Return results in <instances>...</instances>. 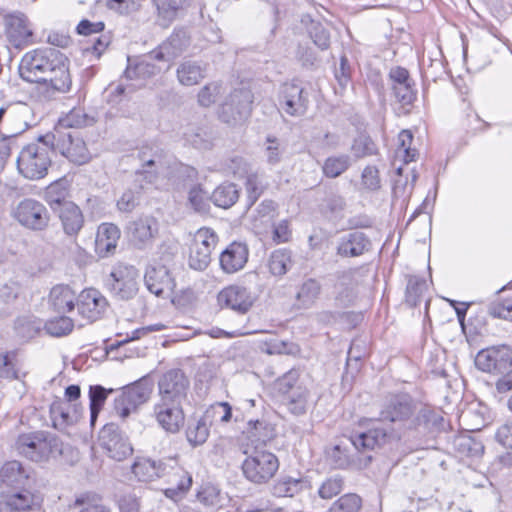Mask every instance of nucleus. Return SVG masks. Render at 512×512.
<instances>
[{
	"mask_svg": "<svg viewBox=\"0 0 512 512\" xmlns=\"http://www.w3.org/2000/svg\"><path fill=\"white\" fill-rule=\"evenodd\" d=\"M283 398L290 413L296 416L304 415L309 406L310 391L305 386L303 388H298L295 392H292Z\"/></svg>",
	"mask_w": 512,
	"mask_h": 512,
	"instance_id": "nucleus-41",
	"label": "nucleus"
},
{
	"mask_svg": "<svg viewBox=\"0 0 512 512\" xmlns=\"http://www.w3.org/2000/svg\"><path fill=\"white\" fill-rule=\"evenodd\" d=\"M114 392V389H105L101 385L90 386L89 400H90V414L91 423L96 420L100 410L102 409L108 394Z\"/></svg>",
	"mask_w": 512,
	"mask_h": 512,
	"instance_id": "nucleus-47",
	"label": "nucleus"
},
{
	"mask_svg": "<svg viewBox=\"0 0 512 512\" xmlns=\"http://www.w3.org/2000/svg\"><path fill=\"white\" fill-rule=\"evenodd\" d=\"M344 481L340 476L327 478L319 487L318 495L322 499H332L343 490Z\"/></svg>",
	"mask_w": 512,
	"mask_h": 512,
	"instance_id": "nucleus-58",
	"label": "nucleus"
},
{
	"mask_svg": "<svg viewBox=\"0 0 512 512\" xmlns=\"http://www.w3.org/2000/svg\"><path fill=\"white\" fill-rule=\"evenodd\" d=\"M256 299V295L249 288L241 285H229L217 295V302L221 308L231 309L238 314H246Z\"/></svg>",
	"mask_w": 512,
	"mask_h": 512,
	"instance_id": "nucleus-16",
	"label": "nucleus"
},
{
	"mask_svg": "<svg viewBox=\"0 0 512 512\" xmlns=\"http://www.w3.org/2000/svg\"><path fill=\"white\" fill-rule=\"evenodd\" d=\"M398 154H403L404 162L407 164L415 160L417 150L411 148L413 142V134L409 130H402L398 135Z\"/></svg>",
	"mask_w": 512,
	"mask_h": 512,
	"instance_id": "nucleus-53",
	"label": "nucleus"
},
{
	"mask_svg": "<svg viewBox=\"0 0 512 512\" xmlns=\"http://www.w3.org/2000/svg\"><path fill=\"white\" fill-rule=\"evenodd\" d=\"M100 440L109 457L116 461L126 459L133 452L130 442L115 424H107L103 427L100 432Z\"/></svg>",
	"mask_w": 512,
	"mask_h": 512,
	"instance_id": "nucleus-18",
	"label": "nucleus"
},
{
	"mask_svg": "<svg viewBox=\"0 0 512 512\" xmlns=\"http://www.w3.org/2000/svg\"><path fill=\"white\" fill-rule=\"evenodd\" d=\"M252 94L247 89H236L221 105L220 119L230 125L245 120L251 112Z\"/></svg>",
	"mask_w": 512,
	"mask_h": 512,
	"instance_id": "nucleus-12",
	"label": "nucleus"
},
{
	"mask_svg": "<svg viewBox=\"0 0 512 512\" xmlns=\"http://www.w3.org/2000/svg\"><path fill=\"white\" fill-rule=\"evenodd\" d=\"M351 151L356 158H364L377 153L376 144L367 135H359L353 141Z\"/></svg>",
	"mask_w": 512,
	"mask_h": 512,
	"instance_id": "nucleus-51",
	"label": "nucleus"
},
{
	"mask_svg": "<svg viewBox=\"0 0 512 512\" xmlns=\"http://www.w3.org/2000/svg\"><path fill=\"white\" fill-rule=\"evenodd\" d=\"M247 455L242 463V471L247 480L255 484L267 483L279 469V460L275 454L267 450L246 449Z\"/></svg>",
	"mask_w": 512,
	"mask_h": 512,
	"instance_id": "nucleus-4",
	"label": "nucleus"
},
{
	"mask_svg": "<svg viewBox=\"0 0 512 512\" xmlns=\"http://www.w3.org/2000/svg\"><path fill=\"white\" fill-rule=\"evenodd\" d=\"M361 506V497L354 493H348L337 499L329 508V512H358Z\"/></svg>",
	"mask_w": 512,
	"mask_h": 512,
	"instance_id": "nucleus-49",
	"label": "nucleus"
},
{
	"mask_svg": "<svg viewBox=\"0 0 512 512\" xmlns=\"http://www.w3.org/2000/svg\"><path fill=\"white\" fill-rule=\"evenodd\" d=\"M322 286L314 278L305 279L298 287L296 302L299 308L309 309L314 306L321 294Z\"/></svg>",
	"mask_w": 512,
	"mask_h": 512,
	"instance_id": "nucleus-35",
	"label": "nucleus"
},
{
	"mask_svg": "<svg viewBox=\"0 0 512 512\" xmlns=\"http://www.w3.org/2000/svg\"><path fill=\"white\" fill-rule=\"evenodd\" d=\"M175 458L153 460L150 458H137L132 465V472L139 481L150 482L169 474L173 469Z\"/></svg>",
	"mask_w": 512,
	"mask_h": 512,
	"instance_id": "nucleus-21",
	"label": "nucleus"
},
{
	"mask_svg": "<svg viewBox=\"0 0 512 512\" xmlns=\"http://www.w3.org/2000/svg\"><path fill=\"white\" fill-rule=\"evenodd\" d=\"M443 421L444 419L440 411L425 405L420 409L416 408V412L409 422L408 429L416 430L423 427L426 431H434L440 428Z\"/></svg>",
	"mask_w": 512,
	"mask_h": 512,
	"instance_id": "nucleus-33",
	"label": "nucleus"
},
{
	"mask_svg": "<svg viewBox=\"0 0 512 512\" xmlns=\"http://www.w3.org/2000/svg\"><path fill=\"white\" fill-rule=\"evenodd\" d=\"M6 32L10 41L15 44L21 43L32 35L27 18L23 14L9 16Z\"/></svg>",
	"mask_w": 512,
	"mask_h": 512,
	"instance_id": "nucleus-39",
	"label": "nucleus"
},
{
	"mask_svg": "<svg viewBox=\"0 0 512 512\" xmlns=\"http://www.w3.org/2000/svg\"><path fill=\"white\" fill-rule=\"evenodd\" d=\"M19 74L26 82L46 85L47 91L65 93L72 84L67 58L54 47L27 52L21 59Z\"/></svg>",
	"mask_w": 512,
	"mask_h": 512,
	"instance_id": "nucleus-1",
	"label": "nucleus"
},
{
	"mask_svg": "<svg viewBox=\"0 0 512 512\" xmlns=\"http://www.w3.org/2000/svg\"><path fill=\"white\" fill-rule=\"evenodd\" d=\"M58 216L64 232L69 236H76L84 225L82 211L73 202H64L58 209Z\"/></svg>",
	"mask_w": 512,
	"mask_h": 512,
	"instance_id": "nucleus-31",
	"label": "nucleus"
},
{
	"mask_svg": "<svg viewBox=\"0 0 512 512\" xmlns=\"http://www.w3.org/2000/svg\"><path fill=\"white\" fill-rule=\"evenodd\" d=\"M66 196L67 188L62 180L51 183L46 189L47 201L54 210H56L54 205H57L58 208H61V205L66 202Z\"/></svg>",
	"mask_w": 512,
	"mask_h": 512,
	"instance_id": "nucleus-52",
	"label": "nucleus"
},
{
	"mask_svg": "<svg viewBox=\"0 0 512 512\" xmlns=\"http://www.w3.org/2000/svg\"><path fill=\"white\" fill-rule=\"evenodd\" d=\"M303 387L305 385L300 381V372L297 369L289 370L275 382V389L283 397Z\"/></svg>",
	"mask_w": 512,
	"mask_h": 512,
	"instance_id": "nucleus-44",
	"label": "nucleus"
},
{
	"mask_svg": "<svg viewBox=\"0 0 512 512\" xmlns=\"http://www.w3.org/2000/svg\"><path fill=\"white\" fill-rule=\"evenodd\" d=\"M351 165L350 156L342 154L328 157L322 166L323 174L328 178H336L343 174Z\"/></svg>",
	"mask_w": 512,
	"mask_h": 512,
	"instance_id": "nucleus-45",
	"label": "nucleus"
},
{
	"mask_svg": "<svg viewBox=\"0 0 512 512\" xmlns=\"http://www.w3.org/2000/svg\"><path fill=\"white\" fill-rule=\"evenodd\" d=\"M279 109L289 116H303L309 106L307 91L296 81L281 85L278 95Z\"/></svg>",
	"mask_w": 512,
	"mask_h": 512,
	"instance_id": "nucleus-11",
	"label": "nucleus"
},
{
	"mask_svg": "<svg viewBox=\"0 0 512 512\" xmlns=\"http://www.w3.org/2000/svg\"><path fill=\"white\" fill-rule=\"evenodd\" d=\"M2 497L6 501V505L10 506L14 512L31 509L34 504L33 494L22 488L19 490H2Z\"/></svg>",
	"mask_w": 512,
	"mask_h": 512,
	"instance_id": "nucleus-40",
	"label": "nucleus"
},
{
	"mask_svg": "<svg viewBox=\"0 0 512 512\" xmlns=\"http://www.w3.org/2000/svg\"><path fill=\"white\" fill-rule=\"evenodd\" d=\"M74 506L81 507L79 512H111L110 508L104 505L99 498L89 494L77 497Z\"/></svg>",
	"mask_w": 512,
	"mask_h": 512,
	"instance_id": "nucleus-54",
	"label": "nucleus"
},
{
	"mask_svg": "<svg viewBox=\"0 0 512 512\" xmlns=\"http://www.w3.org/2000/svg\"><path fill=\"white\" fill-rule=\"evenodd\" d=\"M50 415L55 428L63 430L78 422L81 413L75 404L65 401H54L50 406Z\"/></svg>",
	"mask_w": 512,
	"mask_h": 512,
	"instance_id": "nucleus-30",
	"label": "nucleus"
},
{
	"mask_svg": "<svg viewBox=\"0 0 512 512\" xmlns=\"http://www.w3.org/2000/svg\"><path fill=\"white\" fill-rule=\"evenodd\" d=\"M284 153V146L282 142L272 136H268L265 142V157L270 165H276L281 161Z\"/></svg>",
	"mask_w": 512,
	"mask_h": 512,
	"instance_id": "nucleus-56",
	"label": "nucleus"
},
{
	"mask_svg": "<svg viewBox=\"0 0 512 512\" xmlns=\"http://www.w3.org/2000/svg\"><path fill=\"white\" fill-rule=\"evenodd\" d=\"M144 281L147 289L156 296L168 295L173 292L175 287L174 280L164 265L148 267Z\"/></svg>",
	"mask_w": 512,
	"mask_h": 512,
	"instance_id": "nucleus-22",
	"label": "nucleus"
},
{
	"mask_svg": "<svg viewBox=\"0 0 512 512\" xmlns=\"http://www.w3.org/2000/svg\"><path fill=\"white\" fill-rule=\"evenodd\" d=\"M168 50L172 54V57L175 59L178 57L189 45V40L186 36V33L183 31L173 33L165 42Z\"/></svg>",
	"mask_w": 512,
	"mask_h": 512,
	"instance_id": "nucleus-59",
	"label": "nucleus"
},
{
	"mask_svg": "<svg viewBox=\"0 0 512 512\" xmlns=\"http://www.w3.org/2000/svg\"><path fill=\"white\" fill-rule=\"evenodd\" d=\"M367 272V266H359L338 274L337 282L335 283V301L338 306L348 307L353 303L356 298V287L363 282Z\"/></svg>",
	"mask_w": 512,
	"mask_h": 512,
	"instance_id": "nucleus-13",
	"label": "nucleus"
},
{
	"mask_svg": "<svg viewBox=\"0 0 512 512\" xmlns=\"http://www.w3.org/2000/svg\"><path fill=\"white\" fill-rule=\"evenodd\" d=\"M218 242L216 232L208 227L198 229L190 247L189 266L204 271L211 262V254Z\"/></svg>",
	"mask_w": 512,
	"mask_h": 512,
	"instance_id": "nucleus-9",
	"label": "nucleus"
},
{
	"mask_svg": "<svg viewBox=\"0 0 512 512\" xmlns=\"http://www.w3.org/2000/svg\"><path fill=\"white\" fill-rule=\"evenodd\" d=\"M57 148L64 157L77 165H83L91 159L85 142L71 134L63 135L57 142Z\"/></svg>",
	"mask_w": 512,
	"mask_h": 512,
	"instance_id": "nucleus-25",
	"label": "nucleus"
},
{
	"mask_svg": "<svg viewBox=\"0 0 512 512\" xmlns=\"http://www.w3.org/2000/svg\"><path fill=\"white\" fill-rule=\"evenodd\" d=\"M151 2L157 11L160 25L164 27L169 26L192 5V0H151Z\"/></svg>",
	"mask_w": 512,
	"mask_h": 512,
	"instance_id": "nucleus-29",
	"label": "nucleus"
},
{
	"mask_svg": "<svg viewBox=\"0 0 512 512\" xmlns=\"http://www.w3.org/2000/svg\"><path fill=\"white\" fill-rule=\"evenodd\" d=\"M16 449L24 457L40 462L62 454V442L48 432L35 431L19 435Z\"/></svg>",
	"mask_w": 512,
	"mask_h": 512,
	"instance_id": "nucleus-2",
	"label": "nucleus"
},
{
	"mask_svg": "<svg viewBox=\"0 0 512 512\" xmlns=\"http://www.w3.org/2000/svg\"><path fill=\"white\" fill-rule=\"evenodd\" d=\"M107 307V299L100 291L93 288L83 290L77 298L78 313L89 323L100 319Z\"/></svg>",
	"mask_w": 512,
	"mask_h": 512,
	"instance_id": "nucleus-20",
	"label": "nucleus"
},
{
	"mask_svg": "<svg viewBox=\"0 0 512 512\" xmlns=\"http://www.w3.org/2000/svg\"><path fill=\"white\" fill-rule=\"evenodd\" d=\"M309 34L314 44L318 46L321 50H326L329 48L330 35L327 29L324 28L321 24H312Z\"/></svg>",
	"mask_w": 512,
	"mask_h": 512,
	"instance_id": "nucleus-64",
	"label": "nucleus"
},
{
	"mask_svg": "<svg viewBox=\"0 0 512 512\" xmlns=\"http://www.w3.org/2000/svg\"><path fill=\"white\" fill-rule=\"evenodd\" d=\"M120 229L113 223H102L95 239V251L100 257H107L116 250L120 239Z\"/></svg>",
	"mask_w": 512,
	"mask_h": 512,
	"instance_id": "nucleus-28",
	"label": "nucleus"
},
{
	"mask_svg": "<svg viewBox=\"0 0 512 512\" xmlns=\"http://www.w3.org/2000/svg\"><path fill=\"white\" fill-rule=\"evenodd\" d=\"M413 81L405 84L397 85L392 87L393 94L397 101L402 105H410L416 98V93L413 89Z\"/></svg>",
	"mask_w": 512,
	"mask_h": 512,
	"instance_id": "nucleus-61",
	"label": "nucleus"
},
{
	"mask_svg": "<svg viewBox=\"0 0 512 512\" xmlns=\"http://www.w3.org/2000/svg\"><path fill=\"white\" fill-rule=\"evenodd\" d=\"M488 311L494 318L512 321V299L494 301L489 305Z\"/></svg>",
	"mask_w": 512,
	"mask_h": 512,
	"instance_id": "nucleus-62",
	"label": "nucleus"
},
{
	"mask_svg": "<svg viewBox=\"0 0 512 512\" xmlns=\"http://www.w3.org/2000/svg\"><path fill=\"white\" fill-rule=\"evenodd\" d=\"M239 189L236 184L224 182L217 186L210 196V200L217 207L228 209L239 199Z\"/></svg>",
	"mask_w": 512,
	"mask_h": 512,
	"instance_id": "nucleus-37",
	"label": "nucleus"
},
{
	"mask_svg": "<svg viewBox=\"0 0 512 512\" xmlns=\"http://www.w3.org/2000/svg\"><path fill=\"white\" fill-rule=\"evenodd\" d=\"M179 83L183 86H193L205 78V67L194 60L181 62L176 70Z\"/></svg>",
	"mask_w": 512,
	"mask_h": 512,
	"instance_id": "nucleus-34",
	"label": "nucleus"
},
{
	"mask_svg": "<svg viewBox=\"0 0 512 512\" xmlns=\"http://www.w3.org/2000/svg\"><path fill=\"white\" fill-rule=\"evenodd\" d=\"M190 381L183 370L170 369L157 382L158 399L183 403L187 399Z\"/></svg>",
	"mask_w": 512,
	"mask_h": 512,
	"instance_id": "nucleus-10",
	"label": "nucleus"
},
{
	"mask_svg": "<svg viewBox=\"0 0 512 512\" xmlns=\"http://www.w3.org/2000/svg\"><path fill=\"white\" fill-rule=\"evenodd\" d=\"M209 436V428L204 417L192 420L187 427L186 437L193 446L202 445Z\"/></svg>",
	"mask_w": 512,
	"mask_h": 512,
	"instance_id": "nucleus-46",
	"label": "nucleus"
},
{
	"mask_svg": "<svg viewBox=\"0 0 512 512\" xmlns=\"http://www.w3.org/2000/svg\"><path fill=\"white\" fill-rule=\"evenodd\" d=\"M310 487L311 482L307 477L284 475L273 484L272 493L276 497H294Z\"/></svg>",
	"mask_w": 512,
	"mask_h": 512,
	"instance_id": "nucleus-32",
	"label": "nucleus"
},
{
	"mask_svg": "<svg viewBox=\"0 0 512 512\" xmlns=\"http://www.w3.org/2000/svg\"><path fill=\"white\" fill-rule=\"evenodd\" d=\"M335 250L340 258H356L372 250V241L364 232L352 230L338 238Z\"/></svg>",
	"mask_w": 512,
	"mask_h": 512,
	"instance_id": "nucleus-19",
	"label": "nucleus"
},
{
	"mask_svg": "<svg viewBox=\"0 0 512 512\" xmlns=\"http://www.w3.org/2000/svg\"><path fill=\"white\" fill-rule=\"evenodd\" d=\"M94 123V118L88 116L81 109H73L63 120V124L68 127H85L92 125Z\"/></svg>",
	"mask_w": 512,
	"mask_h": 512,
	"instance_id": "nucleus-60",
	"label": "nucleus"
},
{
	"mask_svg": "<svg viewBox=\"0 0 512 512\" xmlns=\"http://www.w3.org/2000/svg\"><path fill=\"white\" fill-rule=\"evenodd\" d=\"M248 257V246L234 241L220 254V266L225 273L232 274L244 268Z\"/></svg>",
	"mask_w": 512,
	"mask_h": 512,
	"instance_id": "nucleus-23",
	"label": "nucleus"
},
{
	"mask_svg": "<svg viewBox=\"0 0 512 512\" xmlns=\"http://www.w3.org/2000/svg\"><path fill=\"white\" fill-rule=\"evenodd\" d=\"M161 68L150 60L144 58L134 65L128 64L124 71L127 80L146 81L159 74Z\"/></svg>",
	"mask_w": 512,
	"mask_h": 512,
	"instance_id": "nucleus-38",
	"label": "nucleus"
},
{
	"mask_svg": "<svg viewBox=\"0 0 512 512\" xmlns=\"http://www.w3.org/2000/svg\"><path fill=\"white\" fill-rule=\"evenodd\" d=\"M221 84L218 82H210L202 87L198 93V103L202 107H210L213 105L221 93Z\"/></svg>",
	"mask_w": 512,
	"mask_h": 512,
	"instance_id": "nucleus-55",
	"label": "nucleus"
},
{
	"mask_svg": "<svg viewBox=\"0 0 512 512\" xmlns=\"http://www.w3.org/2000/svg\"><path fill=\"white\" fill-rule=\"evenodd\" d=\"M153 391V381L149 376H144L132 384L125 386L122 393L115 399L117 414L125 419L139 406L146 403Z\"/></svg>",
	"mask_w": 512,
	"mask_h": 512,
	"instance_id": "nucleus-5",
	"label": "nucleus"
},
{
	"mask_svg": "<svg viewBox=\"0 0 512 512\" xmlns=\"http://www.w3.org/2000/svg\"><path fill=\"white\" fill-rule=\"evenodd\" d=\"M275 428L272 424L265 420H252L247 422V426L243 431V436L249 441L247 449H253L266 445L275 437Z\"/></svg>",
	"mask_w": 512,
	"mask_h": 512,
	"instance_id": "nucleus-27",
	"label": "nucleus"
},
{
	"mask_svg": "<svg viewBox=\"0 0 512 512\" xmlns=\"http://www.w3.org/2000/svg\"><path fill=\"white\" fill-rule=\"evenodd\" d=\"M398 436L394 431H388L385 428L375 427L368 431L352 434L349 437L350 443L356 451L365 453L376 448H381L392 441H398Z\"/></svg>",
	"mask_w": 512,
	"mask_h": 512,
	"instance_id": "nucleus-17",
	"label": "nucleus"
},
{
	"mask_svg": "<svg viewBox=\"0 0 512 512\" xmlns=\"http://www.w3.org/2000/svg\"><path fill=\"white\" fill-rule=\"evenodd\" d=\"M416 412V402L407 393L387 395L380 406L378 420L395 424H406Z\"/></svg>",
	"mask_w": 512,
	"mask_h": 512,
	"instance_id": "nucleus-7",
	"label": "nucleus"
},
{
	"mask_svg": "<svg viewBox=\"0 0 512 512\" xmlns=\"http://www.w3.org/2000/svg\"><path fill=\"white\" fill-rule=\"evenodd\" d=\"M475 365L483 372L505 373L512 366V349L505 345L483 349L477 353Z\"/></svg>",
	"mask_w": 512,
	"mask_h": 512,
	"instance_id": "nucleus-14",
	"label": "nucleus"
},
{
	"mask_svg": "<svg viewBox=\"0 0 512 512\" xmlns=\"http://www.w3.org/2000/svg\"><path fill=\"white\" fill-rule=\"evenodd\" d=\"M11 215L21 226L33 231L46 229L50 220L45 205L33 198L21 200L12 208Z\"/></svg>",
	"mask_w": 512,
	"mask_h": 512,
	"instance_id": "nucleus-8",
	"label": "nucleus"
},
{
	"mask_svg": "<svg viewBox=\"0 0 512 512\" xmlns=\"http://www.w3.org/2000/svg\"><path fill=\"white\" fill-rule=\"evenodd\" d=\"M427 290V282L418 276H409L406 287L405 301L411 306H417L424 297Z\"/></svg>",
	"mask_w": 512,
	"mask_h": 512,
	"instance_id": "nucleus-43",
	"label": "nucleus"
},
{
	"mask_svg": "<svg viewBox=\"0 0 512 512\" xmlns=\"http://www.w3.org/2000/svg\"><path fill=\"white\" fill-rule=\"evenodd\" d=\"M245 188L249 207L252 206L261 196L265 189L262 175L257 172H250L246 176Z\"/></svg>",
	"mask_w": 512,
	"mask_h": 512,
	"instance_id": "nucleus-48",
	"label": "nucleus"
},
{
	"mask_svg": "<svg viewBox=\"0 0 512 512\" xmlns=\"http://www.w3.org/2000/svg\"><path fill=\"white\" fill-rule=\"evenodd\" d=\"M138 270L131 265L118 263L113 266L105 285L109 292L118 300H129L138 292Z\"/></svg>",
	"mask_w": 512,
	"mask_h": 512,
	"instance_id": "nucleus-6",
	"label": "nucleus"
},
{
	"mask_svg": "<svg viewBox=\"0 0 512 512\" xmlns=\"http://www.w3.org/2000/svg\"><path fill=\"white\" fill-rule=\"evenodd\" d=\"M291 266V252L287 249L273 251L268 259L269 272L276 277L285 275L290 270Z\"/></svg>",
	"mask_w": 512,
	"mask_h": 512,
	"instance_id": "nucleus-42",
	"label": "nucleus"
},
{
	"mask_svg": "<svg viewBox=\"0 0 512 512\" xmlns=\"http://www.w3.org/2000/svg\"><path fill=\"white\" fill-rule=\"evenodd\" d=\"M49 301L55 311L59 313L69 312L75 306V293L67 285H56L50 291Z\"/></svg>",
	"mask_w": 512,
	"mask_h": 512,
	"instance_id": "nucleus-36",
	"label": "nucleus"
},
{
	"mask_svg": "<svg viewBox=\"0 0 512 512\" xmlns=\"http://www.w3.org/2000/svg\"><path fill=\"white\" fill-rule=\"evenodd\" d=\"M182 404L157 399L152 408V417L164 431L171 434L178 433L185 421Z\"/></svg>",
	"mask_w": 512,
	"mask_h": 512,
	"instance_id": "nucleus-15",
	"label": "nucleus"
},
{
	"mask_svg": "<svg viewBox=\"0 0 512 512\" xmlns=\"http://www.w3.org/2000/svg\"><path fill=\"white\" fill-rule=\"evenodd\" d=\"M197 498L199 502L205 506H217L221 502L220 490L213 485L204 486L201 491L198 492Z\"/></svg>",
	"mask_w": 512,
	"mask_h": 512,
	"instance_id": "nucleus-63",
	"label": "nucleus"
},
{
	"mask_svg": "<svg viewBox=\"0 0 512 512\" xmlns=\"http://www.w3.org/2000/svg\"><path fill=\"white\" fill-rule=\"evenodd\" d=\"M29 475L18 461H8L0 469V489L19 490L25 487Z\"/></svg>",
	"mask_w": 512,
	"mask_h": 512,
	"instance_id": "nucleus-26",
	"label": "nucleus"
},
{
	"mask_svg": "<svg viewBox=\"0 0 512 512\" xmlns=\"http://www.w3.org/2000/svg\"><path fill=\"white\" fill-rule=\"evenodd\" d=\"M183 135L185 141L196 149L207 150L212 147V143L207 138L206 132L200 128L188 129Z\"/></svg>",
	"mask_w": 512,
	"mask_h": 512,
	"instance_id": "nucleus-57",
	"label": "nucleus"
},
{
	"mask_svg": "<svg viewBox=\"0 0 512 512\" xmlns=\"http://www.w3.org/2000/svg\"><path fill=\"white\" fill-rule=\"evenodd\" d=\"M52 149L42 141L25 146L17 158L18 172L26 179L39 180L47 175L51 166Z\"/></svg>",
	"mask_w": 512,
	"mask_h": 512,
	"instance_id": "nucleus-3",
	"label": "nucleus"
},
{
	"mask_svg": "<svg viewBox=\"0 0 512 512\" xmlns=\"http://www.w3.org/2000/svg\"><path fill=\"white\" fill-rule=\"evenodd\" d=\"M73 327V320L67 316L56 317L45 323L46 332L54 337H62L68 335L72 332Z\"/></svg>",
	"mask_w": 512,
	"mask_h": 512,
	"instance_id": "nucleus-50",
	"label": "nucleus"
},
{
	"mask_svg": "<svg viewBox=\"0 0 512 512\" xmlns=\"http://www.w3.org/2000/svg\"><path fill=\"white\" fill-rule=\"evenodd\" d=\"M157 231V222L152 217H141L131 222L128 227L131 242L139 249L151 245Z\"/></svg>",
	"mask_w": 512,
	"mask_h": 512,
	"instance_id": "nucleus-24",
	"label": "nucleus"
}]
</instances>
